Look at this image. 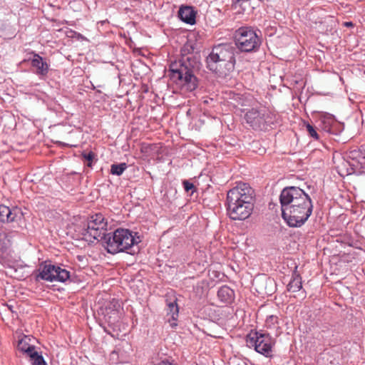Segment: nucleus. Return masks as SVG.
Listing matches in <instances>:
<instances>
[{
  "mask_svg": "<svg viewBox=\"0 0 365 365\" xmlns=\"http://www.w3.org/2000/svg\"><path fill=\"white\" fill-rule=\"evenodd\" d=\"M282 216L291 227H300L309 219L313 211L309 195L299 187H284L280 194Z\"/></svg>",
  "mask_w": 365,
  "mask_h": 365,
  "instance_id": "obj_1",
  "label": "nucleus"
},
{
  "mask_svg": "<svg viewBox=\"0 0 365 365\" xmlns=\"http://www.w3.org/2000/svg\"><path fill=\"white\" fill-rule=\"evenodd\" d=\"M255 191L247 183L240 182L227 194V213L232 220H245L252 213Z\"/></svg>",
  "mask_w": 365,
  "mask_h": 365,
  "instance_id": "obj_2",
  "label": "nucleus"
},
{
  "mask_svg": "<svg viewBox=\"0 0 365 365\" xmlns=\"http://www.w3.org/2000/svg\"><path fill=\"white\" fill-rule=\"evenodd\" d=\"M138 242L139 241L136 240L132 232L120 228L113 233H108L103 242L106 249L110 254L126 252L130 255H134L136 252L134 247Z\"/></svg>",
  "mask_w": 365,
  "mask_h": 365,
  "instance_id": "obj_3",
  "label": "nucleus"
},
{
  "mask_svg": "<svg viewBox=\"0 0 365 365\" xmlns=\"http://www.w3.org/2000/svg\"><path fill=\"white\" fill-rule=\"evenodd\" d=\"M194 70V67L188 62L180 61L171 63L170 78L182 88L191 92L195 90L198 85V80Z\"/></svg>",
  "mask_w": 365,
  "mask_h": 365,
  "instance_id": "obj_4",
  "label": "nucleus"
},
{
  "mask_svg": "<svg viewBox=\"0 0 365 365\" xmlns=\"http://www.w3.org/2000/svg\"><path fill=\"white\" fill-rule=\"evenodd\" d=\"M235 43L242 52H255L262 43L260 37L251 26H242L235 32Z\"/></svg>",
  "mask_w": 365,
  "mask_h": 365,
  "instance_id": "obj_5",
  "label": "nucleus"
},
{
  "mask_svg": "<svg viewBox=\"0 0 365 365\" xmlns=\"http://www.w3.org/2000/svg\"><path fill=\"white\" fill-rule=\"evenodd\" d=\"M106 230L107 222L101 213H97L91 217L86 227L82 231V235L87 241L92 242L96 240L103 242L108 236Z\"/></svg>",
  "mask_w": 365,
  "mask_h": 365,
  "instance_id": "obj_6",
  "label": "nucleus"
},
{
  "mask_svg": "<svg viewBox=\"0 0 365 365\" xmlns=\"http://www.w3.org/2000/svg\"><path fill=\"white\" fill-rule=\"evenodd\" d=\"M246 343L249 348H253L265 357L272 356L274 341L269 334H259L257 331L250 333L247 336Z\"/></svg>",
  "mask_w": 365,
  "mask_h": 365,
  "instance_id": "obj_7",
  "label": "nucleus"
},
{
  "mask_svg": "<svg viewBox=\"0 0 365 365\" xmlns=\"http://www.w3.org/2000/svg\"><path fill=\"white\" fill-rule=\"evenodd\" d=\"M36 279L48 282H66L70 277V272L66 269L52 264H41Z\"/></svg>",
  "mask_w": 365,
  "mask_h": 365,
  "instance_id": "obj_8",
  "label": "nucleus"
},
{
  "mask_svg": "<svg viewBox=\"0 0 365 365\" xmlns=\"http://www.w3.org/2000/svg\"><path fill=\"white\" fill-rule=\"evenodd\" d=\"M269 115L265 108L249 110L245 115V119L253 129L264 130L267 129Z\"/></svg>",
  "mask_w": 365,
  "mask_h": 365,
  "instance_id": "obj_9",
  "label": "nucleus"
},
{
  "mask_svg": "<svg viewBox=\"0 0 365 365\" xmlns=\"http://www.w3.org/2000/svg\"><path fill=\"white\" fill-rule=\"evenodd\" d=\"M235 64V53L219 63L207 64V68L219 78H225L234 71Z\"/></svg>",
  "mask_w": 365,
  "mask_h": 365,
  "instance_id": "obj_10",
  "label": "nucleus"
},
{
  "mask_svg": "<svg viewBox=\"0 0 365 365\" xmlns=\"http://www.w3.org/2000/svg\"><path fill=\"white\" fill-rule=\"evenodd\" d=\"M235 53V48L230 44H219L212 48V51L206 58V64L219 63Z\"/></svg>",
  "mask_w": 365,
  "mask_h": 365,
  "instance_id": "obj_11",
  "label": "nucleus"
},
{
  "mask_svg": "<svg viewBox=\"0 0 365 365\" xmlns=\"http://www.w3.org/2000/svg\"><path fill=\"white\" fill-rule=\"evenodd\" d=\"M31 66L36 68V73L38 76H46L49 70L48 64L37 53L34 55V58L31 60Z\"/></svg>",
  "mask_w": 365,
  "mask_h": 365,
  "instance_id": "obj_12",
  "label": "nucleus"
},
{
  "mask_svg": "<svg viewBox=\"0 0 365 365\" xmlns=\"http://www.w3.org/2000/svg\"><path fill=\"white\" fill-rule=\"evenodd\" d=\"M19 212V210L17 207L10 209L6 205H1L0 221L2 222H14Z\"/></svg>",
  "mask_w": 365,
  "mask_h": 365,
  "instance_id": "obj_13",
  "label": "nucleus"
},
{
  "mask_svg": "<svg viewBox=\"0 0 365 365\" xmlns=\"http://www.w3.org/2000/svg\"><path fill=\"white\" fill-rule=\"evenodd\" d=\"M180 19L190 25L195 23L196 12L192 6H182L178 11Z\"/></svg>",
  "mask_w": 365,
  "mask_h": 365,
  "instance_id": "obj_14",
  "label": "nucleus"
},
{
  "mask_svg": "<svg viewBox=\"0 0 365 365\" xmlns=\"http://www.w3.org/2000/svg\"><path fill=\"white\" fill-rule=\"evenodd\" d=\"M322 129L327 133L336 134V127L338 125L333 115L329 114L324 115L321 117Z\"/></svg>",
  "mask_w": 365,
  "mask_h": 365,
  "instance_id": "obj_15",
  "label": "nucleus"
},
{
  "mask_svg": "<svg viewBox=\"0 0 365 365\" xmlns=\"http://www.w3.org/2000/svg\"><path fill=\"white\" fill-rule=\"evenodd\" d=\"M30 341L31 339L29 336H24L19 341L17 345L18 349L23 353L26 354L27 356H29L31 354H32V352L36 351L35 346L30 344Z\"/></svg>",
  "mask_w": 365,
  "mask_h": 365,
  "instance_id": "obj_16",
  "label": "nucleus"
},
{
  "mask_svg": "<svg viewBox=\"0 0 365 365\" xmlns=\"http://www.w3.org/2000/svg\"><path fill=\"white\" fill-rule=\"evenodd\" d=\"M167 315L170 316L168 319V322L170 320L176 321L178 317L179 308L176 302V299H173L171 301H168L167 303Z\"/></svg>",
  "mask_w": 365,
  "mask_h": 365,
  "instance_id": "obj_17",
  "label": "nucleus"
},
{
  "mask_svg": "<svg viewBox=\"0 0 365 365\" xmlns=\"http://www.w3.org/2000/svg\"><path fill=\"white\" fill-rule=\"evenodd\" d=\"M217 296L222 302H230L233 299L234 292L229 287L222 286L219 289Z\"/></svg>",
  "mask_w": 365,
  "mask_h": 365,
  "instance_id": "obj_18",
  "label": "nucleus"
},
{
  "mask_svg": "<svg viewBox=\"0 0 365 365\" xmlns=\"http://www.w3.org/2000/svg\"><path fill=\"white\" fill-rule=\"evenodd\" d=\"M351 168L352 166H351L350 160L341 159L339 163L336 165L338 173L341 176L354 174L351 170Z\"/></svg>",
  "mask_w": 365,
  "mask_h": 365,
  "instance_id": "obj_19",
  "label": "nucleus"
},
{
  "mask_svg": "<svg viewBox=\"0 0 365 365\" xmlns=\"http://www.w3.org/2000/svg\"><path fill=\"white\" fill-rule=\"evenodd\" d=\"M302 288V279L299 274H296L288 284L287 290L288 292L294 293L300 292Z\"/></svg>",
  "mask_w": 365,
  "mask_h": 365,
  "instance_id": "obj_20",
  "label": "nucleus"
},
{
  "mask_svg": "<svg viewBox=\"0 0 365 365\" xmlns=\"http://www.w3.org/2000/svg\"><path fill=\"white\" fill-rule=\"evenodd\" d=\"M349 158L351 162V166H352V168H351V172H353V173L361 174V173H364V170H361V167L359 165V161L358 160V158H356V156H352L351 152L350 153V154L349 155Z\"/></svg>",
  "mask_w": 365,
  "mask_h": 365,
  "instance_id": "obj_21",
  "label": "nucleus"
},
{
  "mask_svg": "<svg viewBox=\"0 0 365 365\" xmlns=\"http://www.w3.org/2000/svg\"><path fill=\"white\" fill-rule=\"evenodd\" d=\"M28 356L32 365H47L43 357L38 354L36 351L32 352V354Z\"/></svg>",
  "mask_w": 365,
  "mask_h": 365,
  "instance_id": "obj_22",
  "label": "nucleus"
},
{
  "mask_svg": "<svg viewBox=\"0 0 365 365\" xmlns=\"http://www.w3.org/2000/svg\"><path fill=\"white\" fill-rule=\"evenodd\" d=\"M127 168V164L125 163H121L119 164H113L110 167V173L115 175H120Z\"/></svg>",
  "mask_w": 365,
  "mask_h": 365,
  "instance_id": "obj_23",
  "label": "nucleus"
},
{
  "mask_svg": "<svg viewBox=\"0 0 365 365\" xmlns=\"http://www.w3.org/2000/svg\"><path fill=\"white\" fill-rule=\"evenodd\" d=\"M351 155L358 158L361 170H364V173H365V155L357 151H352Z\"/></svg>",
  "mask_w": 365,
  "mask_h": 365,
  "instance_id": "obj_24",
  "label": "nucleus"
},
{
  "mask_svg": "<svg viewBox=\"0 0 365 365\" xmlns=\"http://www.w3.org/2000/svg\"><path fill=\"white\" fill-rule=\"evenodd\" d=\"M317 16V11H315V10H312L310 11L308 14H307V17H308V19L311 21H312L313 23L314 24H322V21L321 19H318L319 18H316Z\"/></svg>",
  "mask_w": 365,
  "mask_h": 365,
  "instance_id": "obj_25",
  "label": "nucleus"
},
{
  "mask_svg": "<svg viewBox=\"0 0 365 365\" xmlns=\"http://www.w3.org/2000/svg\"><path fill=\"white\" fill-rule=\"evenodd\" d=\"M306 126V128H307V133H309V135L315 138V139H318L319 138V135L317 134V132L315 129V128L314 126H312V125H310L309 123H307L305 125Z\"/></svg>",
  "mask_w": 365,
  "mask_h": 365,
  "instance_id": "obj_26",
  "label": "nucleus"
},
{
  "mask_svg": "<svg viewBox=\"0 0 365 365\" xmlns=\"http://www.w3.org/2000/svg\"><path fill=\"white\" fill-rule=\"evenodd\" d=\"M82 155L83 158L88 162L87 165L88 167H91L93 160L95 157V154L92 151H90L89 153L83 152L82 153Z\"/></svg>",
  "mask_w": 365,
  "mask_h": 365,
  "instance_id": "obj_27",
  "label": "nucleus"
},
{
  "mask_svg": "<svg viewBox=\"0 0 365 365\" xmlns=\"http://www.w3.org/2000/svg\"><path fill=\"white\" fill-rule=\"evenodd\" d=\"M183 186H184V189L187 192H188L190 190H192L195 187L194 185L192 183L190 182L187 180H184L183 181Z\"/></svg>",
  "mask_w": 365,
  "mask_h": 365,
  "instance_id": "obj_28",
  "label": "nucleus"
},
{
  "mask_svg": "<svg viewBox=\"0 0 365 365\" xmlns=\"http://www.w3.org/2000/svg\"><path fill=\"white\" fill-rule=\"evenodd\" d=\"M157 365H176V364H175L173 361H170L169 359H166L160 361L157 364Z\"/></svg>",
  "mask_w": 365,
  "mask_h": 365,
  "instance_id": "obj_29",
  "label": "nucleus"
},
{
  "mask_svg": "<svg viewBox=\"0 0 365 365\" xmlns=\"http://www.w3.org/2000/svg\"><path fill=\"white\" fill-rule=\"evenodd\" d=\"M344 26L346 27H352L354 24L351 21H347L344 23Z\"/></svg>",
  "mask_w": 365,
  "mask_h": 365,
  "instance_id": "obj_30",
  "label": "nucleus"
},
{
  "mask_svg": "<svg viewBox=\"0 0 365 365\" xmlns=\"http://www.w3.org/2000/svg\"><path fill=\"white\" fill-rule=\"evenodd\" d=\"M299 296L302 298V299H304L305 298V293L304 291H302L299 294Z\"/></svg>",
  "mask_w": 365,
  "mask_h": 365,
  "instance_id": "obj_31",
  "label": "nucleus"
},
{
  "mask_svg": "<svg viewBox=\"0 0 365 365\" xmlns=\"http://www.w3.org/2000/svg\"><path fill=\"white\" fill-rule=\"evenodd\" d=\"M176 325H177V324H176V323H175V322H173V323H171V324H170V326H171V327H175V326H176Z\"/></svg>",
  "mask_w": 365,
  "mask_h": 365,
  "instance_id": "obj_32",
  "label": "nucleus"
},
{
  "mask_svg": "<svg viewBox=\"0 0 365 365\" xmlns=\"http://www.w3.org/2000/svg\"><path fill=\"white\" fill-rule=\"evenodd\" d=\"M269 318H270L272 320H273V319H277V318H276L275 317H274V316H271Z\"/></svg>",
  "mask_w": 365,
  "mask_h": 365,
  "instance_id": "obj_33",
  "label": "nucleus"
}]
</instances>
